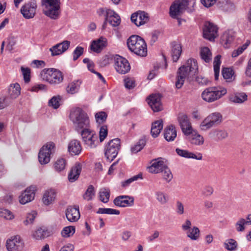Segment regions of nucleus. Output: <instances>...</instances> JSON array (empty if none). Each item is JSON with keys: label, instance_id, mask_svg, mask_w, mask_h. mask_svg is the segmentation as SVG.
Here are the masks:
<instances>
[{"label": "nucleus", "instance_id": "f257e3e1", "mask_svg": "<svg viewBox=\"0 0 251 251\" xmlns=\"http://www.w3.org/2000/svg\"><path fill=\"white\" fill-rule=\"evenodd\" d=\"M198 69L197 63L195 59L188 60L186 64L180 67L177 71L175 84L176 88H181L186 78L190 80L192 79L196 74Z\"/></svg>", "mask_w": 251, "mask_h": 251}, {"label": "nucleus", "instance_id": "f03ea898", "mask_svg": "<svg viewBox=\"0 0 251 251\" xmlns=\"http://www.w3.org/2000/svg\"><path fill=\"white\" fill-rule=\"evenodd\" d=\"M69 117L75 129L78 131L89 126L90 120L88 114L80 107L72 108Z\"/></svg>", "mask_w": 251, "mask_h": 251}, {"label": "nucleus", "instance_id": "7ed1b4c3", "mask_svg": "<svg viewBox=\"0 0 251 251\" xmlns=\"http://www.w3.org/2000/svg\"><path fill=\"white\" fill-rule=\"evenodd\" d=\"M127 45L129 50L141 57L147 55V46L145 40L138 35H132L127 40Z\"/></svg>", "mask_w": 251, "mask_h": 251}, {"label": "nucleus", "instance_id": "20e7f679", "mask_svg": "<svg viewBox=\"0 0 251 251\" xmlns=\"http://www.w3.org/2000/svg\"><path fill=\"white\" fill-rule=\"evenodd\" d=\"M41 78L51 84H58L62 82L63 76L61 71L54 68L44 69L41 73Z\"/></svg>", "mask_w": 251, "mask_h": 251}, {"label": "nucleus", "instance_id": "39448f33", "mask_svg": "<svg viewBox=\"0 0 251 251\" xmlns=\"http://www.w3.org/2000/svg\"><path fill=\"white\" fill-rule=\"evenodd\" d=\"M43 12L47 16L52 19L58 17L60 8V0H42Z\"/></svg>", "mask_w": 251, "mask_h": 251}, {"label": "nucleus", "instance_id": "423d86ee", "mask_svg": "<svg viewBox=\"0 0 251 251\" xmlns=\"http://www.w3.org/2000/svg\"><path fill=\"white\" fill-rule=\"evenodd\" d=\"M226 93V90L223 88L211 87L205 89L201 93L202 100L207 102L215 101Z\"/></svg>", "mask_w": 251, "mask_h": 251}, {"label": "nucleus", "instance_id": "0eeeda50", "mask_svg": "<svg viewBox=\"0 0 251 251\" xmlns=\"http://www.w3.org/2000/svg\"><path fill=\"white\" fill-rule=\"evenodd\" d=\"M222 121V116L219 112H214L207 116L200 124V128L205 131Z\"/></svg>", "mask_w": 251, "mask_h": 251}, {"label": "nucleus", "instance_id": "6e6552de", "mask_svg": "<svg viewBox=\"0 0 251 251\" xmlns=\"http://www.w3.org/2000/svg\"><path fill=\"white\" fill-rule=\"evenodd\" d=\"M120 140L115 138L111 140L105 145L104 154L109 161H112L117 155L120 148Z\"/></svg>", "mask_w": 251, "mask_h": 251}, {"label": "nucleus", "instance_id": "1a4fd4ad", "mask_svg": "<svg viewBox=\"0 0 251 251\" xmlns=\"http://www.w3.org/2000/svg\"><path fill=\"white\" fill-rule=\"evenodd\" d=\"M81 135L86 148L93 149L97 147L98 144V136L94 131L87 127L81 130Z\"/></svg>", "mask_w": 251, "mask_h": 251}, {"label": "nucleus", "instance_id": "9d476101", "mask_svg": "<svg viewBox=\"0 0 251 251\" xmlns=\"http://www.w3.org/2000/svg\"><path fill=\"white\" fill-rule=\"evenodd\" d=\"M55 151V144L48 142L40 149L38 154V159L41 164H48L50 160V155Z\"/></svg>", "mask_w": 251, "mask_h": 251}, {"label": "nucleus", "instance_id": "9b49d317", "mask_svg": "<svg viewBox=\"0 0 251 251\" xmlns=\"http://www.w3.org/2000/svg\"><path fill=\"white\" fill-rule=\"evenodd\" d=\"M188 5L187 0H177L175 1L170 8L169 14L174 19H179V17L186 10Z\"/></svg>", "mask_w": 251, "mask_h": 251}, {"label": "nucleus", "instance_id": "f8f14e48", "mask_svg": "<svg viewBox=\"0 0 251 251\" xmlns=\"http://www.w3.org/2000/svg\"><path fill=\"white\" fill-rule=\"evenodd\" d=\"M218 30L216 25L209 22H205L203 28V36L206 39L213 41L218 36Z\"/></svg>", "mask_w": 251, "mask_h": 251}, {"label": "nucleus", "instance_id": "ddd939ff", "mask_svg": "<svg viewBox=\"0 0 251 251\" xmlns=\"http://www.w3.org/2000/svg\"><path fill=\"white\" fill-rule=\"evenodd\" d=\"M114 68L120 74H126L130 70V66L127 60L119 55H116L115 57Z\"/></svg>", "mask_w": 251, "mask_h": 251}, {"label": "nucleus", "instance_id": "4468645a", "mask_svg": "<svg viewBox=\"0 0 251 251\" xmlns=\"http://www.w3.org/2000/svg\"><path fill=\"white\" fill-rule=\"evenodd\" d=\"M6 246L8 251H21L24 248V243L19 236L16 235L7 240Z\"/></svg>", "mask_w": 251, "mask_h": 251}, {"label": "nucleus", "instance_id": "2eb2a0df", "mask_svg": "<svg viewBox=\"0 0 251 251\" xmlns=\"http://www.w3.org/2000/svg\"><path fill=\"white\" fill-rule=\"evenodd\" d=\"M37 4L35 0H32L25 3L21 9V12L25 19H31L35 15Z\"/></svg>", "mask_w": 251, "mask_h": 251}, {"label": "nucleus", "instance_id": "dca6fc26", "mask_svg": "<svg viewBox=\"0 0 251 251\" xmlns=\"http://www.w3.org/2000/svg\"><path fill=\"white\" fill-rule=\"evenodd\" d=\"M131 20L136 25L139 26L149 21V16L145 11H138L131 15Z\"/></svg>", "mask_w": 251, "mask_h": 251}, {"label": "nucleus", "instance_id": "f3484780", "mask_svg": "<svg viewBox=\"0 0 251 251\" xmlns=\"http://www.w3.org/2000/svg\"><path fill=\"white\" fill-rule=\"evenodd\" d=\"M178 121L182 132L186 135H189L193 133V128L188 117L184 114L179 115Z\"/></svg>", "mask_w": 251, "mask_h": 251}, {"label": "nucleus", "instance_id": "a211bd4d", "mask_svg": "<svg viewBox=\"0 0 251 251\" xmlns=\"http://www.w3.org/2000/svg\"><path fill=\"white\" fill-rule=\"evenodd\" d=\"M71 42L65 40L56 44L50 49L52 56L59 55L65 52L69 48Z\"/></svg>", "mask_w": 251, "mask_h": 251}, {"label": "nucleus", "instance_id": "6ab92c4d", "mask_svg": "<svg viewBox=\"0 0 251 251\" xmlns=\"http://www.w3.org/2000/svg\"><path fill=\"white\" fill-rule=\"evenodd\" d=\"M147 102L154 112L161 111L162 105L161 103V98L159 94H152L147 99Z\"/></svg>", "mask_w": 251, "mask_h": 251}, {"label": "nucleus", "instance_id": "aec40b11", "mask_svg": "<svg viewBox=\"0 0 251 251\" xmlns=\"http://www.w3.org/2000/svg\"><path fill=\"white\" fill-rule=\"evenodd\" d=\"M166 166L162 158H158L152 161L151 165L148 167L149 172L152 174L161 173Z\"/></svg>", "mask_w": 251, "mask_h": 251}, {"label": "nucleus", "instance_id": "412c9836", "mask_svg": "<svg viewBox=\"0 0 251 251\" xmlns=\"http://www.w3.org/2000/svg\"><path fill=\"white\" fill-rule=\"evenodd\" d=\"M35 188L30 186L27 188L19 197V202L22 204H25L32 201L35 196Z\"/></svg>", "mask_w": 251, "mask_h": 251}, {"label": "nucleus", "instance_id": "4be33fe9", "mask_svg": "<svg viewBox=\"0 0 251 251\" xmlns=\"http://www.w3.org/2000/svg\"><path fill=\"white\" fill-rule=\"evenodd\" d=\"M113 202L119 207L131 206L134 204V198L128 196H120L114 199Z\"/></svg>", "mask_w": 251, "mask_h": 251}, {"label": "nucleus", "instance_id": "5701e85b", "mask_svg": "<svg viewBox=\"0 0 251 251\" xmlns=\"http://www.w3.org/2000/svg\"><path fill=\"white\" fill-rule=\"evenodd\" d=\"M66 216L67 220L71 222H75L80 218L78 206H69L66 210Z\"/></svg>", "mask_w": 251, "mask_h": 251}, {"label": "nucleus", "instance_id": "b1692460", "mask_svg": "<svg viewBox=\"0 0 251 251\" xmlns=\"http://www.w3.org/2000/svg\"><path fill=\"white\" fill-rule=\"evenodd\" d=\"M234 32L229 30L225 32L222 37L221 43L225 48H228L233 44L234 40Z\"/></svg>", "mask_w": 251, "mask_h": 251}, {"label": "nucleus", "instance_id": "393cba45", "mask_svg": "<svg viewBox=\"0 0 251 251\" xmlns=\"http://www.w3.org/2000/svg\"><path fill=\"white\" fill-rule=\"evenodd\" d=\"M106 45V38L101 37L96 40H94L90 45L91 50L97 53L100 52Z\"/></svg>", "mask_w": 251, "mask_h": 251}, {"label": "nucleus", "instance_id": "a878e982", "mask_svg": "<svg viewBox=\"0 0 251 251\" xmlns=\"http://www.w3.org/2000/svg\"><path fill=\"white\" fill-rule=\"evenodd\" d=\"M68 150L71 154L78 155L82 151L80 142L76 139L72 140L68 144Z\"/></svg>", "mask_w": 251, "mask_h": 251}, {"label": "nucleus", "instance_id": "bb28decb", "mask_svg": "<svg viewBox=\"0 0 251 251\" xmlns=\"http://www.w3.org/2000/svg\"><path fill=\"white\" fill-rule=\"evenodd\" d=\"M81 169V165L79 163H76L71 168L68 176L70 182H74L78 178Z\"/></svg>", "mask_w": 251, "mask_h": 251}, {"label": "nucleus", "instance_id": "cd10ccee", "mask_svg": "<svg viewBox=\"0 0 251 251\" xmlns=\"http://www.w3.org/2000/svg\"><path fill=\"white\" fill-rule=\"evenodd\" d=\"M21 87L18 83L11 84L8 89V96L9 100H14L17 98L21 94Z\"/></svg>", "mask_w": 251, "mask_h": 251}, {"label": "nucleus", "instance_id": "c85d7f7f", "mask_svg": "<svg viewBox=\"0 0 251 251\" xmlns=\"http://www.w3.org/2000/svg\"><path fill=\"white\" fill-rule=\"evenodd\" d=\"M209 137L216 141H221L227 137V132L223 130L214 129L208 133Z\"/></svg>", "mask_w": 251, "mask_h": 251}, {"label": "nucleus", "instance_id": "c756f323", "mask_svg": "<svg viewBox=\"0 0 251 251\" xmlns=\"http://www.w3.org/2000/svg\"><path fill=\"white\" fill-rule=\"evenodd\" d=\"M176 151L178 155L185 158H193L199 160H201L202 159V155L201 153H198L197 154H195L188 151L180 149H176Z\"/></svg>", "mask_w": 251, "mask_h": 251}, {"label": "nucleus", "instance_id": "7c9ffc66", "mask_svg": "<svg viewBox=\"0 0 251 251\" xmlns=\"http://www.w3.org/2000/svg\"><path fill=\"white\" fill-rule=\"evenodd\" d=\"M56 194L54 190L50 189L46 191L43 197V202L46 205L52 204L55 200Z\"/></svg>", "mask_w": 251, "mask_h": 251}, {"label": "nucleus", "instance_id": "2f4dec72", "mask_svg": "<svg viewBox=\"0 0 251 251\" xmlns=\"http://www.w3.org/2000/svg\"><path fill=\"white\" fill-rule=\"evenodd\" d=\"M164 136V138L168 142L174 141L176 136V131L175 126L170 125L165 128Z\"/></svg>", "mask_w": 251, "mask_h": 251}, {"label": "nucleus", "instance_id": "473e14b6", "mask_svg": "<svg viewBox=\"0 0 251 251\" xmlns=\"http://www.w3.org/2000/svg\"><path fill=\"white\" fill-rule=\"evenodd\" d=\"M182 52L181 45L178 43L173 42L172 48V57L174 62H177Z\"/></svg>", "mask_w": 251, "mask_h": 251}, {"label": "nucleus", "instance_id": "72a5a7b5", "mask_svg": "<svg viewBox=\"0 0 251 251\" xmlns=\"http://www.w3.org/2000/svg\"><path fill=\"white\" fill-rule=\"evenodd\" d=\"M108 17L107 20H108V23L113 26H117L119 25L121 23V19L119 15L116 13L114 11L111 10L108 13Z\"/></svg>", "mask_w": 251, "mask_h": 251}, {"label": "nucleus", "instance_id": "f704fd0d", "mask_svg": "<svg viewBox=\"0 0 251 251\" xmlns=\"http://www.w3.org/2000/svg\"><path fill=\"white\" fill-rule=\"evenodd\" d=\"M163 128V121L158 120L152 124L151 133L153 138L157 137Z\"/></svg>", "mask_w": 251, "mask_h": 251}, {"label": "nucleus", "instance_id": "c9c22d12", "mask_svg": "<svg viewBox=\"0 0 251 251\" xmlns=\"http://www.w3.org/2000/svg\"><path fill=\"white\" fill-rule=\"evenodd\" d=\"M81 82L80 80H75L69 83L66 88L67 92L71 94L77 93L79 91Z\"/></svg>", "mask_w": 251, "mask_h": 251}, {"label": "nucleus", "instance_id": "e433bc0d", "mask_svg": "<svg viewBox=\"0 0 251 251\" xmlns=\"http://www.w3.org/2000/svg\"><path fill=\"white\" fill-rule=\"evenodd\" d=\"M187 237L191 240H198L200 236V230L197 226H193L186 231Z\"/></svg>", "mask_w": 251, "mask_h": 251}, {"label": "nucleus", "instance_id": "4c0bfd02", "mask_svg": "<svg viewBox=\"0 0 251 251\" xmlns=\"http://www.w3.org/2000/svg\"><path fill=\"white\" fill-rule=\"evenodd\" d=\"M191 134L189 139L191 144L196 146H201L203 144L204 140L202 136L197 132Z\"/></svg>", "mask_w": 251, "mask_h": 251}, {"label": "nucleus", "instance_id": "58836bf2", "mask_svg": "<svg viewBox=\"0 0 251 251\" xmlns=\"http://www.w3.org/2000/svg\"><path fill=\"white\" fill-rule=\"evenodd\" d=\"M200 55L202 60L206 63H209L212 60V54L207 47H202L200 50Z\"/></svg>", "mask_w": 251, "mask_h": 251}, {"label": "nucleus", "instance_id": "ea45409f", "mask_svg": "<svg viewBox=\"0 0 251 251\" xmlns=\"http://www.w3.org/2000/svg\"><path fill=\"white\" fill-rule=\"evenodd\" d=\"M62 97L59 95L53 96L49 100L48 106L54 109H58L62 103Z\"/></svg>", "mask_w": 251, "mask_h": 251}, {"label": "nucleus", "instance_id": "a19ab883", "mask_svg": "<svg viewBox=\"0 0 251 251\" xmlns=\"http://www.w3.org/2000/svg\"><path fill=\"white\" fill-rule=\"evenodd\" d=\"M50 235V231L46 229L40 228L37 229L33 234V237L36 240H41Z\"/></svg>", "mask_w": 251, "mask_h": 251}, {"label": "nucleus", "instance_id": "79ce46f5", "mask_svg": "<svg viewBox=\"0 0 251 251\" xmlns=\"http://www.w3.org/2000/svg\"><path fill=\"white\" fill-rule=\"evenodd\" d=\"M221 55H217L215 56L214 59L213 66L215 79L217 80L219 76L220 68L221 64Z\"/></svg>", "mask_w": 251, "mask_h": 251}, {"label": "nucleus", "instance_id": "37998d69", "mask_svg": "<svg viewBox=\"0 0 251 251\" xmlns=\"http://www.w3.org/2000/svg\"><path fill=\"white\" fill-rule=\"evenodd\" d=\"M110 190L106 188H102L99 191V198L101 201L107 203L109 200Z\"/></svg>", "mask_w": 251, "mask_h": 251}, {"label": "nucleus", "instance_id": "c03bdc74", "mask_svg": "<svg viewBox=\"0 0 251 251\" xmlns=\"http://www.w3.org/2000/svg\"><path fill=\"white\" fill-rule=\"evenodd\" d=\"M156 200L161 204H165L169 201L168 196L162 191H157L155 193Z\"/></svg>", "mask_w": 251, "mask_h": 251}, {"label": "nucleus", "instance_id": "a18cd8bd", "mask_svg": "<svg viewBox=\"0 0 251 251\" xmlns=\"http://www.w3.org/2000/svg\"><path fill=\"white\" fill-rule=\"evenodd\" d=\"M75 231V228L74 226H67L63 228L61 232L62 236L64 238H68L72 236Z\"/></svg>", "mask_w": 251, "mask_h": 251}, {"label": "nucleus", "instance_id": "49530a36", "mask_svg": "<svg viewBox=\"0 0 251 251\" xmlns=\"http://www.w3.org/2000/svg\"><path fill=\"white\" fill-rule=\"evenodd\" d=\"M95 195L94 187L93 185H89L85 193L83 195L84 200L87 201H90L93 199Z\"/></svg>", "mask_w": 251, "mask_h": 251}, {"label": "nucleus", "instance_id": "de8ad7c7", "mask_svg": "<svg viewBox=\"0 0 251 251\" xmlns=\"http://www.w3.org/2000/svg\"><path fill=\"white\" fill-rule=\"evenodd\" d=\"M146 142L145 139L139 140L134 146L131 147V151L132 153H136L142 150L146 145Z\"/></svg>", "mask_w": 251, "mask_h": 251}, {"label": "nucleus", "instance_id": "09e8293b", "mask_svg": "<svg viewBox=\"0 0 251 251\" xmlns=\"http://www.w3.org/2000/svg\"><path fill=\"white\" fill-rule=\"evenodd\" d=\"M163 179L167 182H170L173 179V175L170 169L167 166L162 171Z\"/></svg>", "mask_w": 251, "mask_h": 251}, {"label": "nucleus", "instance_id": "8fccbe9b", "mask_svg": "<svg viewBox=\"0 0 251 251\" xmlns=\"http://www.w3.org/2000/svg\"><path fill=\"white\" fill-rule=\"evenodd\" d=\"M234 74L233 70L231 68H224L222 69V75L224 79L229 81Z\"/></svg>", "mask_w": 251, "mask_h": 251}, {"label": "nucleus", "instance_id": "3c124183", "mask_svg": "<svg viewBox=\"0 0 251 251\" xmlns=\"http://www.w3.org/2000/svg\"><path fill=\"white\" fill-rule=\"evenodd\" d=\"M249 226L245 219L239 218L236 222V230L239 232H243L245 230L246 226Z\"/></svg>", "mask_w": 251, "mask_h": 251}, {"label": "nucleus", "instance_id": "603ef678", "mask_svg": "<svg viewBox=\"0 0 251 251\" xmlns=\"http://www.w3.org/2000/svg\"><path fill=\"white\" fill-rule=\"evenodd\" d=\"M97 213L99 214H106L109 215H119L120 211L109 208H99Z\"/></svg>", "mask_w": 251, "mask_h": 251}, {"label": "nucleus", "instance_id": "864d4df0", "mask_svg": "<svg viewBox=\"0 0 251 251\" xmlns=\"http://www.w3.org/2000/svg\"><path fill=\"white\" fill-rule=\"evenodd\" d=\"M142 174L141 173L137 175L134 176H133L125 181H122L121 183L122 186V187L125 188L126 187L128 186L133 181H137L139 179H142Z\"/></svg>", "mask_w": 251, "mask_h": 251}, {"label": "nucleus", "instance_id": "5fc2aeb1", "mask_svg": "<svg viewBox=\"0 0 251 251\" xmlns=\"http://www.w3.org/2000/svg\"><path fill=\"white\" fill-rule=\"evenodd\" d=\"M0 216L9 220L14 218V215L10 210L2 208H0Z\"/></svg>", "mask_w": 251, "mask_h": 251}, {"label": "nucleus", "instance_id": "6e6d98bb", "mask_svg": "<svg viewBox=\"0 0 251 251\" xmlns=\"http://www.w3.org/2000/svg\"><path fill=\"white\" fill-rule=\"evenodd\" d=\"M21 70L25 82H28L30 80L31 70L28 67H21Z\"/></svg>", "mask_w": 251, "mask_h": 251}, {"label": "nucleus", "instance_id": "4d7b16f0", "mask_svg": "<svg viewBox=\"0 0 251 251\" xmlns=\"http://www.w3.org/2000/svg\"><path fill=\"white\" fill-rule=\"evenodd\" d=\"M107 115L103 111L99 112L95 114V119L97 123L99 124L103 123L106 120Z\"/></svg>", "mask_w": 251, "mask_h": 251}, {"label": "nucleus", "instance_id": "13d9d810", "mask_svg": "<svg viewBox=\"0 0 251 251\" xmlns=\"http://www.w3.org/2000/svg\"><path fill=\"white\" fill-rule=\"evenodd\" d=\"M175 211L178 215H182L184 213V205L179 200H177L176 202Z\"/></svg>", "mask_w": 251, "mask_h": 251}, {"label": "nucleus", "instance_id": "bf43d9fd", "mask_svg": "<svg viewBox=\"0 0 251 251\" xmlns=\"http://www.w3.org/2000/svg\"><path fill=\"white\" fill-rule=\"evenodd\" d=\"M36 215L37 213L35 211H32L30 213H28L26 215V219L24 221V224L27 226L32 224Z\"/></svg>", "mask_w": 251, "mask_h": 251}, {"label": "nucleus", "instance_id": "052dcab7", "mask_svg": "<svg viewBox=\"0 0 251 251\" xmlns=\"http://www.w3.org/2000/svg\"><path fill=\"white\" fill-rule=\"evenodd\" d=\"M108 134V129L106 126H100L99 131V139L100 142H102L106 138Z\"/></svg>", "mask_w": 251, "mask_h": 251}, {"label": "nucleus", "instance_id": "680f3d73", "mask_svg": "<svg viewBox=\"0 0 251 251\" xmlns=\"http://www.w3.org/2000/svg\"><path fill=\"white\" fill-rule=\"evenodd\" d=\"M66 166V161L63 158L58 159L54 164L55 169L58 172L64 170Z\"/></svg>", "mask_w": 251, "mask_h": 251}, {"label": "nucleus", "instance_id": "e2e57ef3", "mask_svg": "<svg viewBox=\"0 0 251 251\" xmlns=\"http://www.w3.org/2000/svg\"><path fill=\"white\" fill-rule=\"evenodd\" d=\"M125 86L128 89H131L135 86V82L133 78L126 77L124 79Z\"/></svg>", "mask_w": 251, "mask_h": 251}, {"label": "nucleus", "instance_id": "0e129e2a", "mask_svg": "<svg viewBox=\"0 0 251 251\" xmlns=\"http://www.w3.org/2000/svg\"><path fill=\"white\" fill-rule=\"evenodd\" d=\"M248 100V95L244 92L236 93V103H242Z\"/></svg>", "mask_w": 251, "mask_h": 251}, {"label": "nucleus", "instance_id": "69168bd1", "mask_svg": "<svg viewBox=\"0 0 251 251\" xmlns=\"http://www.w3.org/2000/svg\"><path fill=\"white\" fill-rule=\"evenodd\" d=\"M16 38L13 36H10L7 39V45L6 49L11 51L13 50V47L16 43Z\"/></svg>", "mask_w": 251, "mask_h": 251}, {"label": "nucleus", "instance_id": "338daca9", "mask_svg": "<svg viewBox=\"0 0 251 251\" xmlns=\"http://www.w3.org/2000/svg\"><path fill=\"white\" fill-rule=\"evenodd\" d=\"M83 50L82 47L77 46L73 52V60H76L83 54Z\"/></svg>", "mask_w": 251, "mask_h": 251}, {"label": "nucleus", "instance_id": "774afa93", "mask_svg": "<svg viewBox=\"0 0 251 251\" xmlns=\"http://www.w3.org/2000/svg\"><path fill=\"white\" fill-rule=\"evenodd\" d=\"M47 86L43 84H36L30 89L31 92H38L39 91H47Z\"/></svg>", "mask_w": 251, "mask_h": 251}]
</instances>
